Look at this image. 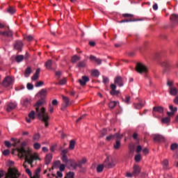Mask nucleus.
I'll return each mask as SVG.
<instances>
[{"mask_svg":"<svg viewBox=\"0 0 178 178\" xmlns=\"http://www.w3.org/2000/svg\"><path fill=\"white\" fill-rule=\"evenodd\" d=\"M26 145H27V143L24 141L22 142L20 147H17L16 149V151L17 152L18 156L19 158H24L26 157V161H27L29 163H31V162H34V161H40V156H38V154L37 153H32L31 149L30 148H25Z\"/></svg>","mask_w":178,"mask_h":178,"instance_id":"f257e3e1","label":"nucleus"},{"mask_svg":"<svg viewBox=\"0 0 178 178\" xmlns=\"http://www.w3.org/2000/svg\"><path fill=\"white\" fill-rule=\"evenodd\" d=\"M44 104V100H39L35 105V111H36V116L39 119V120H42L44 122L45 127H48L49 124L48 123V120H49V115H48L47 113L45 112V108L41 107Z\"/></svg>","mask_w":178,"mask_h":178,"instance_id":"f03ea898","label":"nucleus"},{"mask_svg":"<svg viewBox=\"0 0 178 178\" xmlns=\"http://www.w3.org/2000/svg\"><path fill=\"white\" fill-rule=\"evenodd\" d=\"M20 173L16 168H9L8 172L5 175V178H19Z\"/></svg>","mask_w":178,"mask_h":178,"instance_id":"7ed1b4c3","label":"nucleus"},{"mask_svg":"<svg viewBox=\"0 0 178 178\" xmlns=\"http://www.w3.org/2000/svg\"><path fill=\"white\" fill-rule=\"evenodd\" d=\"M103 164L104 165V168H106V169H112V168H115V166H116V163H115V161L111 156H107Z\"/></svg>","mask_w":178,"mask_h":178,"instance_id":"20e7f679","label":"nucleus"},{"mask_svg":"<svg viewBox=\"0 0 178 178\" xmlns=\"http://www.w3.org/2000/svg\"><path fill=\"white\" fill-rule=\"evenodd\" d=\"M136 71L140 74H143V73H148V68L143 63H138L136 65Z\"/></svg>","mask_w":178,"mask_h":178,"instance_id":"39448f33","label":"nucleus"},{"mask_svg":"<svg viewBox=\"0 0 178 178\" xmlns=\"http://www.w3.org/2000/svg\"><path fill=\"white\" fill-rule=\"evenodd\" d=\"M14 81H15V78L12 76H7L4 79L3 81V86L4 87H10V86L13 85Z\"/></svg>","mask_w":178,"mask_h":178,"instance_id":"423d86ee","label":"nucleus"},{"mask_svg":"<svg viewBox=\"0 0 178 178\" xmlns=\"http://www.w3.org/2000/svg\"><path fill=\"white\" fill-rule=\"evenodd\" d=\"M163 111H164L163 107L159 106H154L153 108V116L156 117V113H163Z\"/></svg>","mask_w":178,"mask_h":178,"instance_id":"0eeeda50","label":"nucleus"},{"mask_svg":"<svg viewBox=\"0 0 178 178\" xmlns=\"http://www.w3.org/2000/svg\"><path fill=\"white\" fill-rule=\"evenodd\" d=\"M110 88L111 90L110 91L111 95H119V94L120 93V91L116 90V85H115L114 83L111 84Z\"/></svg>","mask_w":178,"mask_h":178,"instance_id":"6e6552de","label":"nucleus"},{"mask_svg":"<svg viewBox=\"0 0 178 178\" xmlns=\"http://www.w3.org/2000/svg\"><path fill=\"white\" fill-rule=\"evenodd\" d=\"M169 108L171 112H167L168 118H170V116H175V112H177V107H173V105H170Z\"/></svg>","mask_w":178,"mask_h":178,"instance_id":"1a4fd4ad","label":"nucleus"},{"mask_svg":"<svg viewBox=\"0 0 178 178\" xmlns=\"http://www.w3.org/2000/svg\"><path fill=\"white\" fill-rule=\"evenodd\" d=\"M17 106V104H16L15 102L8 103V104L7 105L6 111L7 112H12L13 109H16Z\"/></svg>","mask_w":178,"mask_h":178,"instance_id":"9d476101","label":"nucleus"},{"mask_svg":"<svg viewBox=\"0 0 178 178\" xmlns=\"http://www.w3.org/2000/svg\"><path fill=\"white\" fill-rule=\"evenodd\" d=\"M90 81V78L86 76H83L81 79H79V83L81 86H86Z\"/></svg>","mask_w":178,"mask_h":178,"instance_id":"9b49d317","label":"nucleus"},{"mask_svg":"<svg viewBox=\"0 0 178 178\" xmlns=\"http://www.w3.org/2000/svg\"><path fill=\"white\" fill-rule=\"evenodd\" d=\"M115 84H118L119 87H123V78L122 76H117L114 79Z\"/></svg>","mask_w":178,"mask_h":178,"instance_id":"f8f14e48","label":"nucleus"},{"mask_svg":"<svg viewBox=\"0 0 178 178\" xmlns=\"http://www.w3.org/2000/svg\"><path fill=\"white\" fill-rule=\"evenodd\" d=\"M161 66L163 69V73H167V72H169V70L170 69V65L169 63L165 61L161 63Z\"/></svg>","mask_w":178,"mask_h":178,"instance_id":"ddd939ff","label":"nucleus"},{"mask_svg":"<svg viewBox=\"0 0 178 178\" xmlns=\"http://www.w3.org/2000/svg\"><path fill=\"white\" fill-rule=\"evenodd\" d=\"M15 49H17V51H21L22 48H23V42L20 40L16 41L15 45H14Z\"/></svg>","mask_w":178,"mask_h":178,"instance_id":"4468645a","label":"nucleus"},{"mask_svg":"<svg viewBox=\"0 0 178 178\" xmlns=\"http://www.w3.org/2000/svg\"><path fill=\"white\" fill-rule=\"evenodd\" d=\"M0 35H2L3 37H12V35H13V32H12V31L10 29L6 31H0Z\"/></svg>","mask_w":178,"mask_h":178,"instance_id":"2eb2a0df","label":"nucleus"},{"mask_svg":"<svg viewBox=\"0 0 178 178\" xmlns=\"http://www.w3.org/2000/svg\"><path fill=\"white\" fill-rule=\"evenodd\" d=\"M62 97H63V102L65 104L64 105V107L61 108V109H62V111H64L65 109H66V108H67L68 105H70V100L69 99V97H67L63 95Z\"/></svg>","mask_w":178,"mask_h":178,"instance_id":"dca6fc26","label":"nucleus"},{"mask_svg":"<svg viewBox=\"0 0 178 178\" xmlns=\"http://www.w3.org/2000/svg\"><path fill=\"white\" fill-rule=\"evenodd\" d=\"M140 172H141V168H140V166L134 165V171L132 172V175L134 176H138V175H140Z\"/></svg>","mask_w":178,"mask_h":178,"instance_id":"f3484780","label":"nucleus"},{"mask_svg":"<svg viewBox=\"0 0 178 178\" xmlns=\"http://www.w3.org/2000/svg\"><path fill=\"white\" fill-rule=\"evenodd\" d=\"M154 140L159 143H163V141H165V137L161 135H154Z\"/></svg>","mask_w":178,"mask_h":178,"instance_id":"a211bd4d","label":"nucleus"},{"mask_svg":"<svg viewBox=\"0 0 178 178\" xmlns=\"http://www.w3.org/2000/svg\"><path fill=\"white\" fill-rule=\"evenodd\" d=\"M169 92L170 95L176 96L178 94V89L175 87L169 88Z\"/></svg>","mask_w":178,"mask_h":178,"instance_id":"6ab92c4d","label":"nucleus"},{"mask_svg":"<svg viewBox=\"0 0 178 178\" xmlns=\"http://www.w3.org/2000/svg\"><path fill=\"white\" fill-rule=\"evenodd\" d=\"M45 165H49L52 161V154L49 153L45 156Z\"/></svg>","mask_w":178,"mask_h":178,"instance_id":"aec40b11","label":"nucleus"},{"mask_svg":"<svg viewBox=\"0 0 178 178\" xmlns=\"http://www.w3.org/2000/svg\"><path fill=\"white\" fill-rule=\"evenodd\" d=\"M90 59L92 62H95L97 65H101L102 63V60L99 58H97V57L94 56H90Z\"/></svg>","mask_w":178,"mask_h":178,"instance_id":"412c9836","label":"nucleus"},{"mask_svg":"<svg viewBox=\"0 0 178 178\" xmlns=\"http://www.w3.org/2000/svg\"><path fill=\"white\" fill-rule=\"evenodd\" d=\"M52 63H54V62L52 60L49 59L45 63L44 66L47 69H48V70H49L52 69Z\"/></svg>","mask_w":178,"mask_h":178,"instance_id":"4be33fe9","label":"nucleus"},{"mask_svg":"<svg viewBox=\"0 0 178 178\" xmlns=\"http://www.w3.org/2000/svg\"><path fill=\"white\" fill-rule=\"evenodd\" d=\"M40 68H38L36 70L35 74L32 76V80H33V81L38 80V77H40Z\"/></svg>","mask_w":178,"mask_h":178,"instance_id":"5701e85b","label":"nucleus"},{"mask_svg":"<svg viewBox=\"0 0 178 178\" xmlns=\"http://www.w3.org/2000/svg\"><path fill=\"white\" fill-rule=\"evenodd\" d=\"M59 151H61L60 155H62V156H67V152H69L68 149H63V147H62V146H60Z\"/></svg>","mask_w":178,"mask_h":178,"instance_id":"b1692460","label":"nucleus"},{"mask_svg":"<svg viewBox=\"0 0 178 178\" xmlns=\"http://www.w3.org/2000/svg\"><path fill=\"white\" fill-rule=\"evenodd\" d=\"M59 166H60V161L54 162L51 167V170H54V169H59Z\"/></svg>","mask_w":178,"mask_h":178,"instance_id":"393cba45","label":"nucleus"},{"mask_svg":"<svg viewBox=\"0 0 178 178\" xmlns=\"http://www.w3.org/2000/svg\"><path fill=\"white\" fill-rule=\"evenodd\" d=\"M170 20H171V22H172L173 23H178V15L172 14V15L170 16Z\"/></svg>","mask_w":178,"mask_h":178,"instance_id":"a878e982","label":"nucleus"},{"mask_svg":"<svg viewBox=\"0 0 178 178\" xmlns=\"http://www.w3.org/2000/svg\"><path fill=\"white\" fill-rule=\"evenodd\" d=\"M37 111H32L31 112L29 113V118L30 119H32L33 120H34L35 119V116H37Z\"/></svg>","mask_w":178,"mask_h":178,"instance_id":"bb28decb","label":"nucleus"},{"mask_svg":"<svg viewBox=\"0 0 178 178\" xmlns=\"http://www.w3.org/2000/svg\"><path fill=\"white\" fill-rule=\"evenodd\" d=\"M114 137V140H116V141H120L122 138H123V135H120L119 133H116L115 134L113 135Z\"/></svg>","mask_w":178,"mask_h":178,"instance_id":"cd10ccee","label":"nucleus"},{"mask_svg":"<svg viewBox=\"0 0 178 178\" xmlns=\"http://www.w3.org/2000/svg\"><path fill=\"white\" fill-rule=\"evenodd\" d=\"M31 67H28L24 72L25 77H30V74H31Z\"/></svg>","mask_w":178,"mask_h":178,"instance_id":"c85d7f7f","label":"nucleus"},{"mask_svg":"<svg viewBox=\"0 0 178 178\" xmlns=\"http://www.w3.org/2000/svg\"><path fill=\"white\" fill-rule=\"evenodd\" d=\"M104 168H105V165L103 164H99V165H97V173H102V172H103L104 170Z\"/></svg>","mask_w":178,"mask_h":178,"instance_id":"c756f323","label":"nucleus"},{"mask_svg":"<svg viewBox=\"0 0 178 178\" xmlns=\"http://www.w3.org/2000/svg\"><path fill=\"white\" fill-rule=\"evenodd\" d=\"M86 60H83V61H80L77 65H76V67H79V69H81L83 67H84L86 65Z\"/></svg>","mask_w":178,"mask_h":178,"instance_id":"7c9ffc66","label":"nucleus"},{"mask_svg":"<svg viewBox=\"0 0 178 178\" xmlns=\"http://www.w3.org/2000/svg\"><path fill=\"white\" fill-rule=\"evenodd\" d=\"M22 105L26 107L29 106L30 105V100L28 99H24L22 101Z\"/></svg>","mask_w":178,"mask_h":178,"instance_id":"2f4dec72","label":"nucleus"},{"mask_svg":"<svg viewBox=\"0 0 178 178\" xmlns=\"http://www.w3.org/2000/svg\"><path fill=\"white\" fill-rule=\"evenodd\" d=\"M7 12L8 13H10V15H15V13H16V10L12 6H9V8H7Z\"/></svg>","mask_w":178,"mask_h":178,"instance_id":"473e14b6","label":"nucleus"},{"mask_svg":"<svg viewBox=\"0 0 178 178\" xmlns=\"http://www.w3.org/2000/svg\"><path fill=\"white\" fill-rule=\"evenodd\" d=\"M24 59V56L23 55H18L15 57V60L18 63H20Z\"/></svg>","mask_w":178,"mask_h":178,"instance_id":"72a5a7b5","label":"nucleus"},{"mask_svg":"<svg viewBox=\"0 0 178 178\" xmlns=\"http://www.w3.org/2000/svg\"><path fill=\"white\" fill-rule=\"evenodd\" d=\"M91 76H92L93 77H99V71H98V70H95L92 71Z\"/></svg>","mask_w":178,"mask_h":178,"instance_id":"f704fd0d","label":"nucleus"},{"mask_svg":"<svg viewBox=\"0 0 178 178\" xmlns=\"http://www.w3.org/2000/svg\"><path fill=\"white\" fill-rule=\"evenodd\" d=\"M75 145H76V141H74V140H70V145H69V149H74Z\"/></svg>","mask_w":178,"mask_h":178,"instance_id":"c9c22d12","label":"nucleus"},{"mask_svg":"<svg viewBox=\"0 0 178 178\" xmlns=\"http://www.w3.org/2000/svg\"><path fill=\"white\" fill-rule=\"evenodd\" d=\"M41 138V135L40 134H35L33 136V141H38Z\"/></svg>","mask_w":178,"mask_h":178,"instance_id":"e433bc0d","label":"nucleus"},{"mask_svg":"<svg viewBox=\"0 0 178 178\" xmlns=\"http://www.w3.org/2000/svg\"><path fill=\"white\" fill-rule=\"evenodd\" d=\"M170 122V117H165L161 119V123L166 124Z\"/></svg>","mask_w":178,"mask_h":178,"instance_id":"4c0bfd02","label":"nucleus"},{"mask_svg":"<svg viewBox=\"0 0 178 178\" xmlns=\"http://www.w3.org/2000/svg\"><path fill=\"white\" fill-rule=\"evenodd\" d=\"M24 40H26V41H28L29 42H30V41H33L34 40V38L31 35H26V36H24Z\"/></svg>","mask_w":178,"mask_h":178,"instance_id":"58836bf2","label":"nucleus"},{"mask_svg":"<svg viewBox=\"0 0 178 178\" xmlns=\"http://www.w3.org/2000/svg\"><path fill=\"white\" fill-rule=\"evenodd\" d=\"M178 149V144L177 143H172L170 145V149L171 151H176V149Z\"/></svg>","mask_w":178,"mask_h":178,"instance_id":"ea45409f","label":"nucleus"},{"mask_svg":"<svg viewBox=\"0 0 178 178\" xmlns=\"http://www.w3.org/2000/svg\"><path fill=\"white\" fill-rule=\"evenodd\" d=\"M79 60H80V57L77 56L76 55L74 56L71 60L72 63H76V62Z\"/></svg>","mask_w":178,"mask_h":178,"instance_id":"a19ab883","label":"nucleus"},{"mask_svg":"<svg viewBox=\"0 0 178 178\" xmlns=\"http://www.w3.org/2000/svg\"><path fill=\"white\" fill-rule=\"evenodd\" d=\"M65 178H74V172H69Z\"/></svg>","mask_w":178,"mask_h":178,"instance_id":"79ce46f5","label":"nucleus"},{"mask_svg":"<svg viewBox=\"0 0 178 178\" xmlns=\"http://www.w3.org/2000/svg\"><path fill=\"white\" fill-rule=\"evenodd\" d=\"M115 149H119L120 148V140H116L115 144H114Z\"/></svg>","mask_w":178,"mask_h":178,"instance_id":"37998d69","label":"nucleus"},{"mask_svg":"<svg viewBox=\"0 0 178 178\" xmlns=\"http://www.w3.org/2000/svg\"><path fill=\"white\" fill-rule=\"evenodd\" d=\"M33 148L34 149H40L41 148V144L38 143H35L33 144Z\"/></svg>","mask_w":178,"mask_h":178,"instance_id":"c03bdc74","label":"nucleus"},{"mask_svg":"<svg viewBox=\"0 0 178 178\" xmlns=\"http://www.w3.org/2000/svg\"><path fill=\"white\" fill-rule=\"evenodd\" d=\"M116 105H117L116 102H111L108 104V106L111 109H113V108H115Z\"/></svg>","mask_w":178,"mask_h":178,"instance_id":"a18cd8bd","label":"nucleus"},{"mask_svg":"<svg viewBox=\"0 0 178 178\" xmlns=\"http://www.w3.org/2000/svg\"><path fill=\"white\" fill-rule=\"evenodd\" d=\"M143 106H144V104L143 103H138V104H135L136 109H141V108H143Z\"/></svg>","mask_w":178,"mask_h":178,"instance_id":"49530a36","label":"nucleus"},{"mask_svg":"<svg viewBox=\"0 0 178 178\" xmlns=\"http://www.w3.org/2000/svg\"><path fill=\"white\" fill-rule=\"evenodd\" d=\"M39 93L42 97H45V95H47V89H42Z\"/></svg>","mask_w":178,"mask_h":178,"instance_id":"de8ad7c7","label":"nucleus"},{"mask_svg":"<svg viewBox=\"0 0 178 178\" xmlns=\"http://www.w3.org/2000/svg\"><path fill=\"white\" fill-rule=\"evenodd\" d=\"M44 86V82L42 81H40L36 82L35 87H42Z\"/></svg>","mask_w":178,"mask_h":178,"instance_id":"09e8293b","label":"nucleus"},{"mask_svg":"<svg viewBox=\"0 0 178 178\" xmlns=\"http://www.w3.org/2000/svg\"><path fill=\"white\" fill-rule=\"evenodd\" d=\"M173 81H170L169 79L167 80V86L168 87H169V88H170L171 87H173Z\"/></svg>","mask_w":178,"mask_h":178,"instance_id":"8fccbe9b","label":"nucleus"},{"mask_svg":"<svg viewBox=\"0 0 178 178\" xmlns=\"http://www.w3.org/2000/svg\"><path fill=\"white\" fill-rule=\"evenodd\" d=\"M56 84H59L60 86H63L64 84H66V78L60 80L59 83Z\"/></svg>","mask_w":178,"mask_h":178,"instance_id":"3c124183","label":"nucleus"},{"mask_svg":"<svg viewBox=\"0 0 178 178\" xmlns=\"http://www.w3.org/2000/svg\"><path fill=\"white\" fill-rule=\"evenodd\" d=\"M55 75L56 76L58 80H59V79H60V76H62V72H60V71H56L55 72Z\"/></svg>","mask_w":178,"mask_h":178,"instance_id":"603ef678","label":"nucleus"},{"mask_svg":"<svg viewBox=\"0 0 178 178\" xmlns=\"http://www.w3.org/2000/svg\"><path fill=\"white\" fill-rule=\"evenodd\" d=\"M41 172V169L38 168L35 171V175H34V178H40V175L38 174Z\"/></svg>","mask_w":178,"mask_h":178,"instance_id":"864d4df0","label":"nucleus"},{"mask_svg":"<svg viewBox=\"0 0 178 178\" xmlns=\"http://www.w3.org/2000/svg\"><path fill=\"white\" fill-rule=\"evenodd\" d=\"M136 162H140L141 161V155L137 154L135 156Z\"/></svg>","mask_w":178,"mask_h":178,"instance_id":"5fc2aeb1","label":"nucleus"},{"mask_svg":"<svg viewBox=\"0 0 178 178\" xmlns=\"http://www.w3.org/2000/svg\"><path fill=\"white\" fill-rule=\"evenodd\" d=\"M103 83L104 84H107V83H109V78L103 76Z\"/></svg>","mask_w":178,"mask_h":178,"instance_id":"6e6d98bb","label":"nucleus"},{"mask_svg":"<svg viewBox=\"0 0 178 178\" xmlns=\"http://www.w3.org/2000/svg\"><path fill=\"white\" fill-rule=\"evenodd\" d=\"M164 169H166L168 168V165H169V161L168 160H164L163 162Z\"/></svg>","mask_w":178,"mask_h":178,"instance_id":"4d7b16f0","label":"nucleus"},{"mask_svg":"<svg viewBox=\"0 0 178 178\" xmlns=\"http://www.w3.org/2000/svg\"><path fill=\"white\" fill-rule=\"evenodd\" d=\"M26 88L28 90H33L34 88V86L30 83H27Z\"/></svg>","mask_w":178,"mask_h":178,"instance_id":"13d9d810","label":"nucleus"},{"mask_svg":"<svg viewBox=\"0 0 178 178\" xmlns=\"http://www.w3.org/2000/svg\"><path fill=\"white\" fill-rule=\"evenodd\" d=\"M48 111L50 112V113H54V106H52V104L49 105Z\"/></svg>","mask_w":178,"mask_h":178,"instance_id":"bf43d9fd","label":"nucleus"},{"mask_svg":"<svg viewBox=\"0 0 178 178\" xmlns=\"http://www.w3.org/2000/svg\"><path fill=\"white\" fill-rule=\"evenodd\" d=\"M9 154H10V152L9 151V149H5L3 152V155H4V156H8V155H9Z\"/></svg>","mask_w":178,"mask_h":178,"instance_id":"052dcab7","label":"nucleus"},{"mask_svg":"<svg viewBox=\"0 0 178 178\" xmlns=\"http://www.w3.org/2000/svg\"><path fill=\"white\" fill-rule=\"evenodd\" d=\"M61 159L64 163H67V156H62Z\"/></svg>","mask_w":178,"mask_h":178,"instance_id":"680f3d73","label":"nucleus"},{"mask_svg":"<svg viewBox=\"0 0 178 178\" xmlns=\"http://www.w3.org/2000/svg\"><path fill=\"white\" fill-rule=\"evenodd\" d=\"M142 149H143V147H141V145L137 146V147H136L137 154H140V152H141Z\"/></svg>","mask_w":178,"mask_h":178,"instance_id":"e2e57ef3","label":"nucleus"},{"mask_svg":"<svg viewBox=\"0 0 178 178\" xmlns=\"http://www.w3.org/2000/svg\"><path fill=\"white\" fill-rule=\"evenodd\" d=\"M112 139L114 140L113 135H112V134H111L110 136H108L106 138V141H111V140H112Z\"/></svg>","mask_w":178,"mask_h":178,"instance_id":"0e129e2a","label":"nucleus"},{"mask_svg":"<svg viewBox=\"0 0 178 178\" xmlns=\"http://www.w3.org/2000/svg\"><path fill=\"white\" fill-rule=\"evenodd\" d=\"M56 177V178H58V177H63V174H62V171H58L57 172V176Z\"/></svg>","mask_w":178,"mask_h":178,"instance_id":"69168bd1","label":"nucleus"},{"mask_svg":"<svg viewBox=\"0 0 178 178\" xmlns=\"http://www.w3.org/2000/svg\"><path fill=\"white\" fill-rule=\"evenodd\" d=\"M57 147V145L56 144H55V145H54L53 146H51V147H50V151L51 152H55V148Z\"/></svg>","mask_w":178,"mask_h":178,"instance_id":"338daca9","label":"nucleus"},{"mask_svg":"<svg viewBox=\"0 0 178 178\" xmlns=\"http://www.w3.org/2000/svg\"><path fill=\"white\" fill-rule=\"evenodd\" d=\"M123 17H133V15L131 14H122Z\"/></svg>","mask_w":178,"mask_h":178,"instance_id":"774afa93","label":"nucleus"}]
</instances>
